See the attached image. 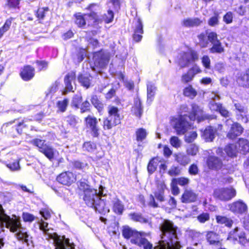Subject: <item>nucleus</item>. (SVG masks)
I'll list each match as a JSON object with an SVG mask.
<instances>
[{"instance_id": "obj_28", "label": "nucleus", "mask_w": 249, "mask_h": 249, "mask_svg": "<svg viewBox=\"0 0 249 249\" xmlns=\"http://www.w3.org/2000/svg\"><path fill=\"white\" fill-rule=\"evenodd\" d=\"M202 21L197 18H188L182 21V25L186 27H193L199 25Z\"/></svg>"}, {"instance_id": "obj_15", "label": "nucleus", "mask_w": 249, "mask_h": 249, "mask_svg": "<svg viewBox=\"0 0 249 249\" xmlns=\"http://www.w3.org/2000/svg\"><path fill=\"white\" fill-rule=\"evenodd\" d=\"M239 229L238 227H236L233 231L230 232L229 236L227 237V240H230L233 239V240L238 241L239 242L244 246L246 244H249V239L247 240L245 237V234L243 232H240L239 234L238 233Z\"/></svg>"}, {"instance_id": "obj_32", "label": "nucleus", "mask_w": 249, "mask_h": 249, "mask_svg": "<svg viewBox=\"0 0 249 249\" xmlns=\"http://www.w3.org/2000/svg\"><path fill=\"white\" fill-rule=\"evenodd\" d=\"M65 121L67 124L71 128L76 127L77 124L79 123V119L78 117L72 114H70L65 118Z\"/></svg>"}, {"instance_id": "obj_58", "label": "nucleus", "mask_w": 249, "mask_h": 249, "mask_svg": "<svg viewBox=\"0 0 249 249\" xmlns=\"http://www.w3.org/2000/svg\"><path fill=\"white\" fill-rule=\"evenodd\" d=\"M170 142L171 144L175 148H178L181 146V142L178 137L173 136L170 138Z\"/></svg>"}, {"instance_id": "obj_63", "label": "nucleus", "mask_w": 249, "mask_h": 249, "mask_svg": "<svg viewBox=\"0 0 249 249\" xmlns=\"http://www.w3.org/2000/svg\"><path fill=\"white\" fill-rule=\"evenodd\" d=\"M51 211L47 208L42 209L40 211V213L46 220L49 219L51 216Z\"/></svg>"}, {"instance_id": "obj_42", "label": "nucleus", "mask_w": 249, "mask_h": 249, "mask_svg": "<svg viewBox=\"0 0 249 249\" xmlns=\"http://www.w3.org/2000/svg\"><path fill=\"white\" fill-rule=\"evenodd\" d=\"M234 107L238 111V113L242 117V119L244 120V122L245 123L247 122V118L246 117H244V116H246V113L247 112V108L239 103H234Z\"/></svg>"}, {"instance_id": "obj_47", "label": "nucleus", "mask_w": 249, "mask_h": 249, "mask_svg": "<svg viewBox=\"0 0 249 249\" xmlns=\"http://www.w3.org/2000/svg\"><path fill=\"white\" fill-rule=\"evenodd\" d=\"M89 17L88 15H85L84 16L78 15L76 16L75 23L79 27H83L86 24V20Z\"/></svg>"}, {"instance_id": "obj_20", "label": "nucleus", "mask_w": 249, "mask_h": 249, "mask_svg": "<svg viewBox=\"0 0 249 249\" xmlns=\"http://www.w3.org/2000/svg\"><path fill=\"white\" fill-rule=\"evenodd\" d=\"M230 209L234 213H243L247 212L248 207L242 201L238 200L231 204Z\"/></svg>"}, {"instance_id": "obj_8", "label": "nucleus", "mask_w": 249, "mask_h": 249, "mask_svg": "<svg viewBox=\"0 0 249 249\" xmlns=\"http://www.w3.org/2000/svg\"><path fill=\"white\" fill-rule=\"evenodd\" d=\"M188 120L182 116H178L172 120V124L178 134H184L187 131L190 126Z\"/></svg>"}, {"instance_id": "obj_33", "label": "nucleus", "mask_w": 249, "mask_h": 249, "mask_svg": "<svg viewBox=\"0 0 249 249\" xmlns=\"http://www.w3.org/2000/svg\"><path fill=\"white\" fill-rule=\"evenodd\" d=\"M176 160L180 165L185 166L190 161V158L183 153H178L176 155Z\"/></svg>"}, {"instance_id": "obj_24", "label": "nucleus", "mask_w": 249, "mask_h": 249, "mask_svg": "<svg viewBox=\"0 0 249 249\" xmlns=\"http://www.w3.org/2000/svg\"><path fill=\"white\" fill-rule=\"evenodd\" d=\"M132 113L137 117L140 118L142 114L143 109L142 107V103L138 97L134 99V105L131 110Z\"/></svg>"}, {"instance_id": "obj_37", "label": "nucleus", "mask_w": 249, "mask_h": 249, "mask_svg": "<svg viewBox=\"0 0 249 249\" xmlns=\"http://www.w3.org/2000/svg\"><path fill=\"white\" fill-rule=\"evenodd\" d=\"M237 82L241 86L249 87V74L248 73L241 74L237 78Z\"/></svg>"}, {"instance_id": "obj_13", "label": "nucleus", "mask_w": 249, "mask_h": 249, "mask_svg": "<svg viewBox=\"0 0 249 249\" xmlns=\"http://www.w3.org/2000/svg\"><path fill=\"white\" fill-rule=\"evenodd\" d=\"M85 121L86 126L90 130L92 136L97 137L99 135L100 130L97 119L95 117L89 115L85 118Z\"/></svg>"}, {"instance_id": "obj_39", "label": "nucleus", "mask_w": 249, "mask_h": 249, "mask_svg": "<svg viewBox=\"0 0 249 249\" xmlns=\"http://www.w3.org/2000/svg\"><path fill=\"white\" fill-rule=\"evenodd\" d=\"M135 134L137 141L138 142H142L146 139L147 132L146 129L140 128L136 130Z\"/></svg>"}, {"instance_id": "obj_31", "label": "nucleus", "mask_w": 249, "mask_h": 249, "mask_svg": "<svg viewBox=\"0 0 249 249\" xmlns=\"http://www.w3.org/2000/svg\"><path fill=\"white\" fill-rule=\"evenodd\" d=\"M183 94L185 96L193 99L197 95V92L192 86L189 85L184 89Z\"/></svg>"}, {"instance_id": "obj_52", "label": "nucleus", "mask_w": 249, "mask_h": 249, "mask_svg": "<svg viewBox=\"0 0 249 249\" xmlns=\"http://www.w3.org/2000/svg\"><path fill=\"white\" fill-rule=\"evenodd\" d=\"M49 11L48 7H42L38 9L36 16L37 18L40 19H43L45 16L46 13Z\"/></svg>"}, {"instance_id": "obj_2", "label": "nucleus", "mask_w": 249, "mask_h": 249, "mask_svg": "<svg viewBox=\"0 0 249 249\" xmlns=\"http://www.w3.org/2000/svg\"><path fill=\"white\" fill-rule=\"evenodd\" d=\"M0 225L1 227H6L12 232H17V238L26 244L28 247H32V241L29 239V236L24 230L20 226V222L16 219L11 218L10 216L4 213L1 205H0Z\"/></svg>"}, {"instance_id": "obj_21", "label": "nucleus", "mask_w": 249, "mask_h": 249, "mask_svg": "<svg viewBox=\"0 0 249 249\" xmlns=\"http://www.w3.org/2000/svg\"><path fill=\"white\" fill-rule=\"evenodd\" d=\"M143 31L142 22L140 18H138L137 20L136 23L135 24L134 34L133 35L134 40H135L136 42L140 41L142 37V35L143 34Z\"/></svg>"}, {"instance_id": "obj_64", "label": "nucleus", "mask_w": 249, "mask_h": 249, "mask_svg": "<svg viewBox=\"0 0 249 249\" xmlns=\"http://www.w3.org/2000/svg\"><path fill=\"white\" fill-rule=\"evenodd\" d=\"M201 60L203 66L206 69H210L211 60L209 57L207 55H204L202 57Z\"/></svg>"}, {"instance_id": "obj_11", "label": "nucleus", "mask_w": 249, "mask_h": 249, "mask_svg": "<svg viewBox=\"0 0 249 249\" xmlns=\"http://www.w3.org/2000/svg\"><path fill=\"white\" fill-rule=\"evenodd\" d=\"M94 67L103 69L106 67L109 61V55L102 51L95 53L93 55Z\"/></svg>"}, {"instance_id": "obj_50", "label": "nucleus", "mask_w": 249, "mask_h": 249, "mask_svg": "<svg viewBox=\"0 0 249 249\" xmlns=\"http://www.w3.org/2000/svg\"><path fill=\"white\" fill-rule=\"evenodd\" d=\"M11 20L7 19L5 22L4 25L0 28V38L3 36L4 34L9 29L11 25Z\"/></svg>"}, {"instance_id": "obj_14", "label": "nucleus", "mask_w": 249, "mask_h": 249, "mask_svg": "<svg viewBox=\"0 0 249 249\" xmlns=\"http://www.w3.org/2000/svg\"><path fill=\"white\" fill-rule=\"evenodd\" d=\"M56 179L60 183L70 186L74 182L76 179V176L71 172L66 171L59 174Z\"/></svg>"}, {"instance_id": "obj_6", "label": "nucleus", "mask_w": 249, "mask_h": 249, "mask_svg": "<svg viewBox=\"0 0 249 249\" xmlns=\"http://www.w3.org/2000/svg\"><path fill=\"white\" fill-rule=\"evenodd\" d=\"M108 116L103 121L104 129H110L121 123V115L118 107L113 106L107 107Z\"/></svg>"}, {"instance_id": "obj_19", "label": "nucleus", "mask_w": 249, "mask_h": 249, "mask_svg": "<svg viewBox=\"0 0 249 249\" xmlns=\"http://www.w3.org/2000/svg\"><path fill=\"white\" fill-rule=\"evenodd\" d=\"M197 199V195L194 191L186 189L181 196V201L183 203H189L196 201Z\"/></svg>"}, {"instance_id": "obj_26", "label": "nucleus", "mask_w": 249, "mask_h": 249, "mask_svg": "<svg viewBox=\"0 0 249 249\" xmlns=\"http://www.w3.org/2000/svg\"><path fill=\"white\" fill-rule=\"evenodd\" d=\"M75 78V73L71 72L67 74L64 79L65 84V89L66 91H73V87L71 85V82Z\"/></svg>"}, {"instance_id": "obj_34", "label": "nucleus", "mask_w": 249, "mask_h": 249, "mask_svg": "<svg viewBox=\"0 0 249 249\" xmlns=\"http://www.w3.org/2000/svg\"><path fill=\"white\" fill-rule=\"evenodd\" d=\"M40 152L43 153L50 160H53L54 158V149L49 144H47L43 149L42 148Z\"/></svg>"}, {"instance_id": "obj_25", "label": "nucleus", "mask_w": 249, "mask_h": 249, "mask_svg": "<svg viewBox=\"0 0 249 249\" xmlns=\"http://www.w3.org/2000/svg\"><path fill=\"white\" fill-rule=\"evenodd\" d=\"M236 145L238 151L243 154L249 151V143L246 139H240Z\"/></svg>"}, {"instance_id": "obj_35", "label": "nucleus", "mask_w": 249, "mask_h": 249, "mask_svg": "<svg viewBox=\"0 0 249 249\" xmlns=\"http://www.w3.org/2000/svg\"><path fill=\"white\" fill-rule=\"evenodd\" d=\"M224 151L229 157L235 156L238 152L237 145L232 144H229L225 147Z\"/></svg>"}, {"instance_id": "obj_5", "label": "nucleus", "mask_w": 249, "mask_h": 249, "mask_svg": "<svg viewBox=\"0 0 249 249\" xmlns=\"http://www.w3.org/2000/svg\"><path fill=\"white\" fill-rule=\"evenodd\" d=\"M192 111L189 112V109L186 105H182L180 107L179 116H182L191 120H197L198 122L205 120H210L214 118L213 116H210L204 113L202 109L195 104L191 105Z\"/></svg>"}, {"instance_id": "obj_18", "label": "nucleus", "mask_w": 249, "mask_h": 249, "mask_svg": "<svg viewBox=\"0 0 249 249\" xmlns=\"http://www.w3.org/2000/svg\"><path fill=\"white\" fill-rule=\"evenodd\" d=\"M207 164L211 169L218 170L223 166L222 160L214 156H209L207 160Z\"/></svg>"}, {"instance_id": "obj_36", "label": "nucleus", "mask_w": 249, "mask_h": 249, "mask_svg": "<svg viewBox=\"0 0 249 249\" xmlns=\"http://www.w3.org/2000/svg\"><path fill=\"white\" fill-rule=\"evenodd\" d=\"M91 77L87 74H81L78 79L81 84L84 87L88 88L90 85Z\"/></svg>"}, {"instance_id": "obj_56", "label": "nucleus", "mask_w": 249, "mask_h": 249, "mask_svg": "<svg viewBox=\"0 0 249 249\" xmlns=\"http://www.w3.org/2000/svg\"><path fill=\"white\" fill-rule=\"evenodd\" d=\"M78 186L79 189L83 191L84 194L88 190H91L93 189L86 183L85 180L79 181Z\"/></svg>"}, {"instance_id": "obj_49", "label": "nucleus", "mask_w": 249, "mask_h": 249, "mask_svg": "<svg viewBox=\"0 0 249 249\" xmlns=\"http://www.w3.org/2000/svg\"><path fill=\"white\" fill-rule=\"evenodd\" d=\"M32 143L38 148L39 151L40 152L42 148L45 147L48 144L45 143V141L39 139H35L32 141Z\"/></svg>"}, {"instance_id": "obj_48", "label": "nucleus", "mask_w": 249, "mask_h": 249, "mask_svg": "<svg viewBox=\"0 0 249 249\" xmlns=\"http://www.w3.org/2000/svg\"><path fill=\"white\" fill-rule=\"evenodd\" d=\"M82 101V97L80 94L75 95L71 101V106L79 108Z\"/></svg>"}, {"instance_id": "obj_7", "label": "nucleus", "mask_w": 249, "mask_h": 249, "mask_svg": "<svg viewBox=\"0 0 249 249\" xmlns=\"http://www.w3.org/2000/svg\"><path fill=\"white\" fill-rule=\"evenodd\" d=\"M166 189V186L163 181H159L157 183V188L153 192V195H150L147 201V204L149 206L156 208L159 207L156 199L160 202L165 201L164 192Z\"/></svg>"}, {"instance_id": "obj_12", "label": "nucleus", "mask_w": 249, "mask_h": 249, "mask_svg": "<svg viewBox=\"0 0 249 249\" xmlns=\"http://www.w3.org/2000/svg\"><path fill=\"white\" fill-rule=\"evenodd\" d=\"M197 58L198 55L196 52L192 50H188L180 56L179 64L181 67H185Z\"/></svg>"}, {"instance_id": "obj_46", "label": "nucleus", "mask_w": 249, "mask_h": 249, "mask_svg": "<svg viewBox=\"0 0 249 249\" xmlns=\"http://www.w3.org/2000/svg\"><path fill=\"white\" fill-rule=\"evenodd\" d=\"M68 104L69 100L68 99H64L63 100L58 101L56 106L60 111L64 112L66 110Z\"/></svg>"}, {"instance_id": "obj_3", "label": "nucleus", "mask_w": 249, "mask_h": 249, "mask_svg": "<svg viewBox=\"0 0 249 249\" xmlns=\"http://www.w3.org/2000/svg\"><path fill=\"white\" fill-rule=\"evenodd\" d=\"M37 224L46 239L53 240L55 247V249H66V247L70 248V249H74V244L70 242L69 238H66L65 236L58 235L53 232V229H49L48 223L41 219L37 222Z\"/></svg>"}, {"instance_id": "obj_27", "label": "nucleus", "mask_w": 249, "mask_h": 249, "mask_svg": "<svg viewBox=\"0 0 249 249\" xmlns=\"http://www.w3.org/2000/svg\"><path fill=\"white\" fill-rule=\"evenodd\" d=\"M215 219L217 223L224 225L229 228H231L233 223V221L231 218L223 215H216Z\"/></svg>"}, {"instance_id": "obj_44", "label": "nucleus", "mask_w": 249, "mask_h": 249, "mask_svg": "<svg viewBox=\"0 0 249 249\" xmlns=\"http://www.w3.org/2000/svg\"><path fill=\"white\" fill-rule=\"evenodd\" d=\"M199 40V44L202 48L206 47L209 44V40L208 38V35L206 36L205 34L202 33L198 36Z\"/></svg>"}, {"instance_id": "obj_29", "label": "nucleus", "mask_w": 249, "mask_h": 249, "mask_svg": "<svg viewBox=\"0 0 249 249\" xmlns=\"http://www.w3.org/2000/svg\"><path fill=\"white\" fill-rule=\"evenodd\" d=\"M156 91V88L154 84L149 83L147 85V96L148 103L150 104L154 99Z\"/></svg>"}, {"instance_id": "obj_51", "label": "nucleus", "mask_w": 249, "mask_h": 249, "mask_svg": "<svg viewBox=\"0 0 249 249\" xmlns=\"http://www.w3.org/2000/svg\"><path fill=\"white\" fill-rule=\"evenodd\" d=\"M194 77V72L193 70H189L188 71L182 75V81L183 82L187 83L191 81Z\"/></svg>"}, {"instance_id": "obj_60", "label": "nucleus", "mask_w": 249, "mask_h": 249, "mask_svg": "<svg viewBox=\"0 0 249 249\" xmlns=\"http://www.w3.org/2000/svg\"><path fill=\"white\" fill-rule=\"evenodd\" d=\"M180 173V170L179 167L175 166H172L168 171V174L172 177L178 176Z\"/></svg>"}, {"instance_id": "obj_4", "label": "nucleus", "mask_w": 249, "mask_h": 249, "mask_svg": "<svg viewBox=\"0 0 249 249\" xmlns=\"http://www.w3.org/2000/svg\"><path fill=\"white\" fill-rule=\"evenodd\" d=\"M104 188L102 186L99 187V191L92 189L88 190L83 194V200L85 203L89 207H93L96 211L102 212L105 206V201L102 197L106 196L104 194Z\"/></svg>"}, {"instance_id": "obj_16", "label": "nucleus", "mask_w": 249, "mask_h": 249, "mask_svg": "<svg viewBox=\"0 0 249 249\" xmlns=\"http://www.w3.org/2000/svg\"><path fill=\"white\" fill-rule=\"evenodd\" d=\"M222 128V125L219 124L217 127L208 126L205 128L202 134V137L207 142H212L215 138V134L217 130H220Z\"/></svg>"}, {"instance_id": "obj_41", "label": "nucleus", "mask_w": 249, "mask_h": 249, "mask_svg": "<svg viewBox=\"0 0 249 249\" xmlns=\"http://www.w3.org/2000/svg\"><path fill=\"white\" fill-rule=\"evenodd\" d=\"M14 161L10 162L6 164V166L12 171H18L20 170L19 159L18 158H13Z\"/></svg>"}, {"instance_id": "obj_23", "label": "nucleus", "mask_w": 249, "mask_h": 249, "mask_svg": "<svg viewBox=\"0 0 249 249\" xmlns=\"http://www.w3.org/2000/svg\"><path fill=\"white\" fill-rule=\"evenodd\" d=\"M20 76L24 81H28L34 76V69L30 66H25L20 72Z\"/></svg>"}, {"instance_id": "obj_10", "label": "nucleus", "mask_w": 249, "mask_h": 249, "mask_svg": "<svg viewBox=\"0 0 249 249\" xmlns=\"http://www.w3.org/2000/svg\"><path fill=\"white\" fill-rule=\"evenodd\" d=\"M226 125L230 126V129L227 134V137L230 139H234L240 136L243 131V127L237 123H234L231 119L226 121Z\"/></svg>"}, {"instance_id": "obj_57", "label": "nucleus", "mask_w": 249, "mask_h": 249, "mask_svg": "<svg viewBox=\"0 0 249 249\" xmlns=\"http://www.w3.org/2000/svg\"><path fill=\"white\" fill-rule=\"evenodd\" d=\"M90 107V104L89 102L88 101H85L82 103L79 108L80 109L81 113H83L84 112L89 111Z\"/></svg>"}, {"instance_id": "obj_1", "label": "nucleus", "mask_w": 249, "mask_h": 249, "mask_svg": "<svg viewBox=\"0 0 249 249\" xmlns=\"http://www.w3.org/2000/svg\"><path fill=\"white\" fill-rule=\"evenodd\" d=\"M161 240L159 247L153 248L152 244L143 237L149 234L143 232H138L128 226L123 227L122 234L126 239H130L131 244L136 245L143 249H180L182 247L177 237V227L169 220H164L160 226Z\"/></svg>"}, {"instance_id": "obj_54", "label": "nucleus", "mask_w": 249, "mask_h": 249, "mask_svg": "<svg viewBox=\"0 0 249 249\" xmlns=\"http://www.w3.org/2000/svg\"><path fill=\"white\" fill-rule=\"evenodd\" d=\"M198 152V146L195 144H190L187 149V153L189 155L195 156Z\"/></svg>"}, {"instance_id": "obj_45", "label": "nucleus", "mask_w": 249, "mask_h": 249, "mask_svg": "<svg viewBox=\"0 0 249 249\" xmlns=\"http://www.w3.org/2000/svg\"><path fill=\"white\" fill-rule=\"evenodd\" d=\"M96 148V144L91 142H85L83 145V149L89 152H93Z\"/></svg>"}, {"instance_id": "obj_53", "label": "nucleus", "mask_w": 249, "mask_h": 249, "mask_svg": "<svg viewBox=\"0 0 249 249\" xmlns=\"http://www.w3.org/2000/svg\"><path fill=\"white\" fill-rule=\"evenodd\" d=\"M173 181L180 186H185L189 184L190 180L189 178L184 177L173 178Z\"/></svg>"}, {"instance_id": "obj_55", "label": "nucleus", "mask_w": 249, "mask_h": 249, "mask_svg": "<svg viewBox=\"0 0 249 249\" xmlns=\"http://www.w3.org/2000/svg\"><path fill=\"white\" fill-rule=\"evenodd\" d=\"M73 166L77 169L85 170L88 168V165L86 162L74 161L73 162Z\"/></svg>"}, {"instance_id": "obj_61", "label": "nucleus", "mask_w": 249, "mask_h": 249, "mask_svg": "<svg viewBox=\"0 0 249 249\" xmlns=\"http://www.w3.org/2000/svg\"><path fill=\"white\" fill-rule=\"evenodd\" d=\"M197 137V133L195 131L191 132L185 135V141L191 142Z\"/></svg>"}, {"instance_id": "obj_30", "label": "nucleus", "mask_w": 249, "mask_h": 249, "mask_svg": "<svg viewBox=\"0 0 249 249\" xmlns=\"http://www.w3.org/2000/svg\"><path fill=\"white\" fill-rule=\"evenodd\" d=\"M160 162L159 158H154L149 161L147 165V171L150 175L152 174L156 170Z\"/></svg>"}, {"instance_id": "obj_59", "label": "nucleus", "mask_w": 249, "mask_h": 249, "mask_svg": "<svg viewBox=\"0 0 249 249\" xmlns=\"http://www.w3.org/2000/svg\"><path fill=\"white\" fill-rule=\"evenodd\" d=\"M114 18V14L112 10H108L107 14L103 17L104 21L107 23H110L112 21Z\"/></svg>"}, {"instance_id": "obj_22", "label": "nucleus", "mask_w": 249, "mask_h": 249, "mask_svg": "<svg viewBox=\"0 0 249 249\" xmlns=\"http://www.w3.org/2000/svg\"><path fill=\"white\" fill-rule=\"evenodd\" d=\"M112 210L116 214H122L124 211V206L122 201L116 196H114L111 200Z\"/></svg>"}, {"instance_id": "obj_62", "label": "nucleus", "mask_w": 249, "mask_h": 249, "mask_svg": "<svg viewBox=\"0 0 249 249\" xmlns=\"http://www.w3.org/2000/svg\"><path fill=\"white\" fill-rule=\"evenodd\" d=\"M208 38L209 42L212 44L217 42L219 41L217 38V35L215 32H210L208 33Z\"/></svg>"}, {"instance_id": "obj_38", "label": "nucleus", "mask_w": 249, "mask_h": 249, "mask_svg": "<svg viewBox=\"0 0 249 249\" xmlns=\"http://www.w3.org/2000/svg\"><path fill=\"white\" fill-rule=\"evenodd\" d=\"M129 216L133 220L139 222L141 223H148L149 220L145 217H144L141 214L137 213H132L129 214Z\"/></svg>"}, {"instance_id": "obj_40", "label": "nucleus", "mask_w": 249, "mask_h": 249, "mask_svg": "<svg viewBox=\"0 0 249 249\" xmlns=\"http://www.w3.org/2000/svg\"><path fill=\"white\" fill-rule=\"evenodd\" d=\"M212 47L210 48L209 50L211 53H221L224 52V48L222 45L221 42L219 41L212 44Z\"/></svg>"}, {"instance_id": "obj_9", "label": "nucleus", "mask_w": 249, "mask_h": 249, "mask_svg": "<svg viewBox=\"0 0 249 249\" xmlns=\"http://www.w3.org/2000/svg\"><path fill=\"white\" fill-rule=\"evenodd\" d=\"M236 195V191L232 188H222L214 190L213 196L223 201H228Z\"/></svg>"}, {"instance_id": "obj_43", "label": "nucleus", "mask_w": 249, "mask_h": 249, "mask_svg": "<svg viewBox=\"0 0 249 249\" xmlns=\"http://www.w3.org/2000/svg\"><path fill=\"white\" fill-rule=\"evenodd\" d=\"M91 102L98 111L101 112L104 108V104L101 102L96 95H92L91 98Z\"/></svg>"}, {"instance_id": "obj_17", "label": "nucleus", "mask_w": 249, "mask_h": 249, "mask_svg": "<svg viewBox=\"0 0 249 249\" xmlns=\"http://www.w3.org/2000/svg\"><path fill=\"white\" fill-rule=\"evenodd\" d=\"M206 239L210 245L218 248V249H226L224 248H222L223 246L222 240L220 238L219 235L215 232L213 231L208 232L206 235Z\"/></svg>"}]
</instances>
